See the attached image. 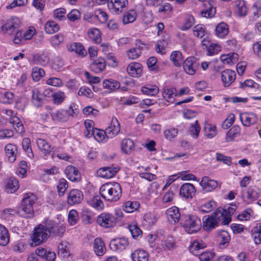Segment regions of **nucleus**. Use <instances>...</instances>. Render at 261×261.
I'll return each mask as SVG.
<instances>
[{"label":"nucleus","instance_id":"obj_1","mask_svg":"<svg viewBox=\"0 0 261 261\" xmlns=\"http://www.w3.org/2000/svg\"><path fill=\"white\" fill-rule=\"evenodd\" d=\"M65 231V227L51 220H45L44 224H39L34 229L31 237V247H35L45 242L49 236L61 237Z\"/></svg>","mask_w":261,"mask_h":261},{"label":"nucleus","instance_id":"obj_2","mask_svg":"<svg viewBox=\"0 0 261 261\" xmlns=\"http://www.w3.org/2000/svg\"><path fill=\"white\" fill-rule=\"evenodd\" d=\"M100 196L106 201L115 202L118 200L122 195L120 185L116 182H107L99 188Z\"/></svg>","mask_w":261,"mask_h":261},{"label":"nucleus","instance_id":"obj_3","mask_svg":"<svg viewBox=\"0 0 261 261\" xmlns=\"http://www.w3.org/2000/svg\"><path fill=\"white\" fill-rule=\"evenodd\" d=\"M180 223L185 231L189 234L196 233L201 227L200 219L195 215H183L181 216Z\"/></svg>","mask_w":261,"mask_h":261},{"label":"nucleus","instance_id":"obj_4","mask_svg":"<svg viewBox=\"0 0 261 261\" xmlns=\"http://www.w3.org/2000/svg\"><path fill=\"white\" fill-rule=\"evenodd\" d=\"M36 200L37 197L33 193L25 194L21 201V208L18 211L19 215L24 218L32 217L34 214L33 205Z\"/></svg>","mask_w":261,"mask_h":261},{"label":"nucleus","instance_id":"obj_5","mask_svg":"<svg viewBox=\"0 0 261 261\" xmlns=\"http://www.w3.org/2000/svg\"><path fill=\"white\" fill-rule=\"evenodd\" d=\"M20 20L17 17H12L9 19L0 21V31L4 33L11 34L19 28Z\"/></svg>","mask_w":261,"mask_h":261},{"label":"nucleus","instance_id":"obj_6","mask_svg":"<svg viewBox=\"0 0 261 261\" xmlns=\"http://www.w3.org/2000/svg\"><path fill=\"white\" fill-rule=\"evenodd\" d=\"M127 5V0H108L107 7L112 13L120 14Z\"/></svg>","mask_w":261,"mask_h":261},{"label":"nucleus","instance_id":"obj_7","mask_svg":"<svg viewBox=\"0 0 261 261\" xmlns=\"http://www.w3.org/2000/svg\"><path fill=\"white\" fill-rule=\"evenodd\" d=\"M215 220L219 224L227 225L231 221L230 217L226 214V210L221 207L218 208L212 215Z\"/></svg>","mask_w":261,"mask_h":261},{"label":"nucleus","instance_id":"obj_8","mask_svg":"<svg viewBox=\"0 0 261 261\" xmlns=\"http://www.w3.org/2000/svg\"><path fill=\"white\" fill-rule=\"evenodd\" d=\"M199 65V63L197 59L194 57H190L184 61L183 68L187 73L193 75L198 68Z\"/></svg>","mask_w":261,"mask_h":261},{"label":"nucleus","instance_id":"obj_9","mask_svg":"<svg viewBox=\"0 0 261 261\" xmlns=\"http://www.w3.org/2000/svg\"><path fill=\"white\" fill-rule=\"evenodd\" d=\"M97 222L101 226L109 228L115 225L116 218L112 214L103 213L98 216Z\"/></svg>","mask_w":261,"mask_h":261},{"label":"nucleus","instance_id":"obj_10","mask_svg":"<svg viewBox=\"0 0 261 261\" xmlns=\"http://www.w3.org/2000/svg\"><path fill=\"white\" fill-rule=\"evenodd\" d=\"M84 198L82 192L77 189H72L69 191L67 197L68 205H73L81 203Z\"/></svg>","mask_w":261,"mask_h":261},{"label":"nucleus","instance_id":"obj_11","mask_svg":"<svg viewBox=\"0 0 261 261\" xmlns=\"http://www.w3.org/2000/svg\"><path fill=\"white\" fill-rule=\"evenodd\" d=\"M128 241L127 238H121L112 240L110 241L109 246L112 250L121 251L128 246Z\"/></svg>","mask_w":261,"mask_h":261},{"label":"nucleus","instance_id":"obj_12","mask_svg":"<svg viewBox=\"0 0 261 261\" xmlns=\"http://www.w3.org/2000/svg\"><path fill=\"white\" fill-rule=\"evenodd\" d=\"M236 74L234 71L226 69L221 72V79L225 87H228L234 81Z\"/></svg>","mask_w":261,"mask_h":261},{"label":"nucleus","instance_id":"obj_13","mask_svg":"<svg viewBox=\"0 0 261 261\" xmlns=\"http://www.w3.org/2000/svg\"><path fill=\"white\" fill-rule=\"evenodd\" d=\"M196 189L194 186L190 183L183 184L179 190V195L186 199H192L195 195Z\"/></svg>","mask_w":261,"mask_h":261},{"label":"nucleus","instance_id":"obj_14","mask_svg":"<svg viewBox=\"0 0 261 261\" xmlns=\"http://www.w3.org/2000/svg\"><path fill=\"white\" fill-rule=\"evenodd\" d=\"M166 214L168 221L172 224H175L180 221L182 216L179 208L176 206H172L168 208L166 211Z\"/></svg>","mask_w":261,"mask_h":261},{"label":"nucleus","instance_id":"obj_15","mask_svg":"<svg viewBox=\"0 0 261 261\" xmlns=\"http://www.w3.org/2000/svg\"><path fill=\"white\" fill-rule=\"evenodd\" d=\"M120 125L116 117H113L109 126L106 129L108 137L113 138L116 136L120 132Z\"/></svg>","mask_w":261,"mask_h":261},{"label":"nucleus","instance_id":"obj_16","mask_svg":"<svg viewBox=\"0 0 261 261\" xmlns=\"http://www.w3.org/2000/svg\"><path fill=\"white\" fill-rule=\"evenodd\" d=\"M242 124L245 126H250L255 124L258 120L256 114L253 113H244L240 115Z\"/></svg>","mask_w":261,"mask_h":261},{"label":"nucleus","instance_id":"obj_17","mask_svg":"<svg viewBox=\"0 0 261 261\" xmlns=\"http://www.w3.org/2000/svg\"><path fill=\"white\" fill-rule=\"evenodd\" d=\"M119 170V169L117 167H106L99 169L97 170V173L99 177L111 178L113 177Z\"/></svg>","mask_w":261,"mask_h":261},{"label":"nucleus","instance_id":"obj_18","mask_svg":"<svg viewBox=\"0 0 261 261\" xmlns=\"http://www.w3.org/2000/svg\"><path fill=\"white\" fill-rule=\"evenodd\" d=\"M67 49L70 52H74L79 56L84 57L86 56L87 51L83 45L79 42H72L66 45Z\"/></svg>","mask_w":261,"mask_h":261},{"label":"nucleus","instance_id":"obj_19","mask_svg":"<svg viewBox=\"0 0 261 261\" xmlns=\"http://www.w3.org/2000/svg\"><path fill=\"white\" fill-rule=\"evenodd\" d=\"M202 189L206 192H211L215 190L217 186V181L211 179L208 176H204L200 182Z\"/></svg>","mask_w":261,"mask_h":261},{"label":"nucleus","instance_id":"obj_20","mask_svg":"<svg viewBox=\"0 0 261 261\" xmlns=\"http://www.w3.org/2000/svg\"><path fill=\"white\" fill-rule=\"evenodd\" d=\"M36 143L39 150L45 155L49 154L53 148L46 140L38 138L36 139Z\"/></svg>","mask_w":261,"mask_h":261},{"label":"nucleus","instance_id":"obj_21","mask_svg":"<svg viewBox=\"0 0 261 261\" xmlns=\"http://www.w3.org/2000/svg\"><path fill=\"white\" fill-rule=\"evenodd\" d=\"M128 74L133 77H140L142 74V66L138 62L130 63L127 67Z\"/></svg>","mask_w":261,"mask_h":261},{"label":"nucleus","instance_id":"obj_22","mask_svg":"<svg viewBox=\"0 0 261 261\" xmlns=\"http://www.w3.org/2000/svg\"><path fill=\"white\" fill-rule=\"evenodd\" d=\"M35 253L37 256H40L46 261H55L56 257V253L54 252L47 251L46 249L41 247L36 249Z\"/></svg>","mask_w":261,"mask_h":261},{"label":"nucleus","instance_id":"obj_23","mask_svg":"<svg viewBox=\"0 0 261 261\" xmlns=\"http://www.w3.org/2000/svg\"><path fill=\"white\" fill-rule=\"evenodd\" d=\"M206 247V244L201 240L196 239L191 243L189 251L194 255H198L199 251Z\"/></svg>","mask_w":261,"mask_h":261},{"label":"nucleus","instance_id":"obj_24","mask_svg":"<svg viewBox=\"0 0 261 261\" xmlns=\"http://www.w3.org/2000/svg\"><path fill=\"white\" fill-rule=\"evenodd\" d=\"M34 62L41 66H46L49 62V53L43 51L41 53H37L33 55Z\"/></svg>","mask_w":261,"mask_h":261},{"label":"nucleus","instance_id":"obj_25","mask_svg":"<svg viewBox=\"0 0 261 261\" xmlns=\"http://www.w3.org/2000/svg\"><path fill=\"white\" fill-rule=\"evenodd\" d=\"M65 173L68 179L72 181H79L81 178L79 170L73 166H68L66 168Z\"/></svg>","mask_w":261,"mask_h":261},{"label":"nucleus","instance_id":"obj_26","mask_svg":"<svg viewBox=\"0 0 261 261\" xmlns=\"http://www.w3.org/2000/svg\"><path fill=\"white\" fill-rule=\"evenodd\" d=\"M44 95L38 88L32 90V102L36 107L41 106L43 102Z\"/></svg>","mask_w":261,"mask_h":261},{"label":"nucleus","instance_id":"obj_27","mask_svg":"<svg viewBox=\"0 0 261 261\" xmlns=\"http://www.w3.org/2000/svg\"><path fill=\"white\" fill-rule=\"evenodd\" d=\"M235 11L237 15L240 17L247 15L248 9L244 0H236L234 2Z\"/></svg>","mask_w":261,"mask_h":261},{"label":"nucleus","instance_id":"obj_28","mask_svg":"<svg viewBox=\"0 0 261 261\" xmlns=\"http://www.w3.org/2000/svg\"><path fill=\"white\" fill-rule=\"evenodd\" d=\"M241 135V128L238 125L233 126L226 133L225 141L226 142L233 141L235 138L239 137Z\"/></svg>","mask_w":261,"mask_h":261},{"label":"nucleus","instance_id":"obj_29","mask_svg":"<svg viewBox=\"0 0 261 261\" xmlns=\"http://www.w3.org/2000/svg\"><path fill=\"white\" fill-rule=\"evenodd\" d=\"M50 116L54 120L64 122L68 119L70 113L68 112L67 110H60L52 112Z\"/></svg>","mask_w":261,"mask_h":261},{"label":"nucleus","instance_id":"obj_30","mask_svg":"<svg viewBox=\"0 0 261 261\" xmlns=\"http://www.w3.org/2000/svg\"><path fill=\"white\" fill-rule=\"evenodd\" d=\"M133 261H148V253L143 249H137L131 254Z\"/></svg>","mask_w":261,"mask_h":261},{"label":"nucleus","instance_id":"obj_31","mask_svg":"<svg viewBox=\"0 0 261 261\" xmlns=\"http://www.w3.org/2000/svg\"><path fill=\"white\" fill-rule=\"evenodd\" d=\"M93 249L98 256L103 255L106 251L105 243L101 238H97L94 242Z\"/></svg>","mask_w":261,"mask_h":261},{"label":"nucleus","instance_id":"obj_32","mask_svg":"<svg viewBox=\"0 0 261 261\" xmlns=\"http://www.w3.org/2000/svg\"><path fill=\"white\" fill-rule=\"evenodd\" d=\"M176 89L175 88H170L168 86L164 87L163 96L168 102H172L176 96Z\"/></svg>","mask_w":261,"mask_h":261},{"label":"nucleus","instance_id":"obj_33","mask_svg":"<svg viewBox=\"0 0 261 261\" xmlns=\"http://www.w3.org/2000/svg\"><path fill=\"white\" fill-rule=\"evenodd\" d=\"M215 218L211 216H205L203 218V228L206 231H210L218 226Z\"/></svg>","mask_w":261,"mask_h":261},{"label":"nucleus","instance_id":"obj_34","mask_svg":"<svg viewBox=\"0 0 261 261\" xmlns=\"http://www.w3.org/2000/svg\"><path fill=\"white\" fill-rule=\"evenodd\" d=\"M5 150L9 161L11 162H14L16 159V146L13 144H8L5 146Z\"/></svg>","mask_w":261,"mask_h":261},{"label":"nucleus","instance_id":"obj_35","mask_svg":"<svg viewBox=\"0 0 261 261\" xmlns=\"http://www.w3.org/2000/svg\"><path fill=\"white\" fill-rule=\"evenodd\" d=\"M217 237L219 245L222 247H224L227 246L230 240V237L229 233L225 230L219 231L218 232Z\"/></svg>","mask_w":261,"mask_h":261},{"label":"nucleus","instance_id":"obj_36","mask_svg":"<svg viewBox=\"0 0 261 261\" xmlns=\"http://www.w3.org/2000/svg\"><path fill=\"white\" fill-rule=\"evenodd\" d=\"M10 241V236L7 229L0 224V245L5 246Z\"/></svg>","mask_w":261,"mask_h":261},{"label":"nucleus","instance_id":"obj_37","mask_svg":"<svg viewBox=\"0 0 261 261\" xmlns=\"http://www.w3.org/2000/svg\"><path fill=\"white\" fill-rule=\"evenodd\" d=\"M156 221V218L155 215L151 213H146L143 218L142 223V225L148 228L153 225Z\"/></svg>","mask_w":261,"mask_h":261},{"label":"nucleus","instance_id":"obj_38","mask_svg":"<svg viewBox=\"0 0 261 261\" xmlns=\"http://www.w3.org/2000/svg\"><path fill=\"white\" fill-rule=\"evenodd\" d=\"M121 147L123 152L125 154H129L134 150V142L129 139H124L121 142Z\"/></svg>","mask_w":261,"mask_h":261},{"label":"nucleus","instance_id":"obj_39","mask_svg":"<svg viewBox=\"0 0 261 261\" xmlns=\"http://www.w3.org/2000/svg\"><path fill=\"white\" fill-rule=\"evenodd\" d=\"M88 203L90 205L98 210H101L104 208L103 202L98 195L94 196L89 199L88 200Z\"/></svg>","mask_w":261,"mask_h":261},{"label":"nucleus","instance_id":"obj_40","mask_svg":"<svg viewBox=\"0 0 261 261\" xmlns=\"http://www.w3.org/2000/svg\"><path fill=\"white\" fill-rule=\"evenodd\" d=\"M215 31L218 37L223 38L228 33V25L224 22H221L216 27Z\"/></svg>","mask_w":261,"mask_h":261},{"label":"nucleus","instance_id":"obj_41","mask_svg":"<svg viewBox=\"0 0 261 261\" xmlns=\"http://www.w3.org/2000/svg\"><path fill=\"white\" fill-rule=\"evenodd\" d=\"M238 55L236 53L222 55L220 57V60L223 63L231 64L236 63L238 60Z\"/></svg>","mask_w":261,"mask_h":261},{"label":"nucleus","instance_id":"obj_42","mask_svg":"<svg viewBox=\"0 0 261 261\" xmlns=\"http://www.w3.org/2000/svg\"><path fill=\"white\" fill-rule=\"evenodd\" d=\"M106 67L105 62L103 59H99L95 60L91 65L90 68L95 73L102 71Z\"/></svg>","mask_w":261,"mask_h":261},{"label":"nucleus","instance_id":"obj_43","mask_svg":"<svg viewBox=\"0 0 261 261\" xmlns=\"http://www.w3.org/2000/svg\"><path fill=\"white\" fill-rule=\"evenodd\" d=\"M103 87L105 89H107L110 91H113L120 88V84L116 80H105L103 82Z\"/></svg>","mask_w":261,"mask_h":261},{"label":"nucleus","instance_id":"obj_44","mask_svg":"<svg viewBox=\"0 0 261 261\" xmlns=\"http://www.w3.org/2000/svg\"><path fill=\"white\" fill-rule=\"evenodd\" d=\"M137 16L136 10L130 9L124 14L123 17V23L125 24L133 22L136 19Z\"/></svg>","mask_w":261,"mask_h":261},{"label":"nucleus","instance_id":"obj_45","mask_svg":"<svg viewBox=\"0 0 261 261\" xmlns=\"http://www.w3.org/2000/svg\"><path fill=\"white\" fill-rule=\"evenodd\" d=\"M141 91L144 94L154 96L158 93L159 89L156 85H147L142 87Z\"/></svg>","mask_w":261,"mask_h":261},{"label":"nucleus","instance_id":"obj_46","mask_svg":"<svg viewBox=\"0 0 261 261\" xmlns=\"http://www.w3.org/2000/svg\"><path fill=\"white\" fill-rule=\"evenodd\" d=\"M45 31L47 34H52L57 32L59 29V25L55 21L48 20L45 24Z\"/></svg>","mask_w":261,"mask_h":261},{"label":"nucleus","instance_id":"obj_47","mask_svg":"<svg viewBox=\"0 0 261 261\" xmlns=\"http://www.w3.org/2000/svg\"><path fill=\"white\" fill-rule=\"evenodd\" d=\"M11 123L13 124L14 128L18 134H22L24 132V128L22 122L17 117H13L10 120Z\"/></svg>","mask_w":261,"mask_h":261},{"label":"nucleus","instance_id":"obj_48","mask_svg":"<svg viewBox=\"0 0 261 261\" xmlns=\"http://www.w3.org/2000/svg\"><path fill=\"white\" fill-rule=\"evenodd\" d=\"M140 204L137 201H128L123 204V210L126 213H132L139 207Z\"/></svg>","mask_w":261,"mask_h":261},{"label":"nucleus","instance_id":"obj_49","mask_svg":"<svg viewBox=\"0 0 261 261\" xmlns=\"http://www.w3.org/2000/svg\"><path fill=\"white\" fill-rule=\"evenodd\" d=\"M204 132L207 138L212 139L217 134L216 126L215 125L206 123L204 127Z\"/></svg>","mask_w":261,"mask_h":261},{"label":"nucleus","instance_id":"obj_50","mask_svg":"<svg viewBox=\"0 0 261 261\" xmlns=\"http://www.w3.org/2000/svg\"><path fill=\"white\" fill-rule=\"evenodd\" d=\"M22 146L28 157L33 158L34 154L31 146V140L29 138H25L22 140Z\"/></svg>","mask_w":261,"mask_h":261},{"label":"nucleus","instance_id":"obj_51","mask_svg":"<svg viewBox=\"0 0 261 261\" xmlns=\"http://www.w3.org/2000/svg\"><path fill=\"white\" fill-rule=\"evenodd\" d=\"M6 188L8 192L11 193L16 192L19 188V183L18 180L14 177H11L9 179L6 185Z\"/></svg>","mask_w":261,"mask_h":261},{"label":"nucleus","instance_id":"obj_52","mask_svg":"<svg viewBox=\"0 0 261 261\" xmlns=\"http://www.w3.org/2000/svg\"><path fill=\"white\" fill-rule=\"evenodd\" d=\"M94 139L99 142H106L108 137V134L106 133V131H104L101 129H98L95 128V132H94L93 135Z\"/></svg>","mask_w":261,"mask_h":261},{"label":"nucleus","instance_id":"obj_53","mask_svg":"<svg viewBox=\"0 0 261 261\" xmlns=\"http://www.w3.org/2000/svg\"><path fill=\"white\" fill-rule=\"evenodd\" d=\"M216 207V203L214 200H210L201 205L198 210L203 213H207L211 212Z\"/></svg>","mask_w":261,"mask_h":261},{"label":"nucleus","instance_id":"obj_54","mask_svg":"<svg viewBox=\"0 0 261 261\" xmlns=\"http://www.w3.org/2000/svg\"><path fill=\"white\" fill-rule=\"evenodd\" d=\"M85 130L84 132V135L86 137L90 138L93 135L94 132L95 128L93 126V122L90 120H87L85 121Z\"/></svg>","mask_w":261,"mask_h":261},{"label":"nucleus","instance_id":"obj_55","mask_svg":"<svg viewBox=\"0 0 261 261\" xmlns=\"http://www.w3.org/2000/svg\"><path fill=\"white\" fill-rule=\"evenodd\" d=\"M14 94L12 92L7 91L5 93L0 92V102L6 103L11 104L13 101Z\"/></svg>","mask_w":261,"mask_h":261},{"label":"nucleus","instance_id":"obj_56","mask_svg":"<svg viewBox=\"0 0 261 261\" xmlns=\"http://www.w3.org/2000/svg\"><path fill=\"white\" fill-rule=\"evenodd\" d=\"M68 245L67 242L61 241L58 245V253L63 257L68 256L70 253Z\"/></svg>","mask_w":261,"mask_h":261},{"label":"nucleus","instance_id":"obj_57","mask_svg":"<svg viewBox=\"0 0 261 261\" xmlns=\"http://www.w3.org/2000/svg\"><path fill=\"white\" fill-rule=\"evenodd\" d=\"M68 187V183L65 179L61 178L59 179L57 186V190L59 196H62L64 195Z\"/></svg>","mask_w":261,"mask_h":261},{"label":"nucleus","instance_id":"obj_58","mask_svg":"<svg viewBox=\"0 0 261 261\" xmlns=\"http://www.w3.org/2000/svg\"><path fill=\"white\" fill-rule=\"evenodd\" d=\"M170 59L176 66H179L182 61V54L179 51H174L170 56Z\"/></svg>","mask_w":261,"mask_h":261},{"label":"nucleus","instance_id":"obj_59","mask_svg":"<svg viewBox=\"0 0 261 261\" xmlns=\"http://www.w3.org/2000/svg\"><path fill=\"white\" fill-rule=\"evenodd\" d=\"M88 36L95 43H99L101 41V33L97 29L94 28L90 30L88 32Z\"/></svg>","mask_w":261,"mask_h":261},{"label":"nucleus","instance_id":"obj_60","mask_svg":"<svg viewBox=\"0 0 261 261\" xmlns=\"http://www.w3.org/2000/svg\"><path fill=\"white\" fill-rule=\"evenodd\" d=\"M66 11L64 8L56 9L54 11V18L59 21H64L66 19Z\"/></svg>","mask_w":261,"mask_h":261},{"label":"nucleus","instance_id":"obj_61","mask_svg":"<svg viewBox=\"0 0 261 261\" xmlns=\"http://www.w3.org/2000/svg\"><path fill=\"white\" fill-rule=\"evenodd\" d=\"M161 245L165 249L170 250L174 248L175 244L173 238L168 237L164 239L161 242Z\"/></svg>","mask_w":261,"mask_h":261},{"label":"nucleus","instance_id":"obj_62","mask_svg":"<svg viewBox=\"0 0 261 261\" xmlns=\"http://www.w3.org/2000/svg\"><path fill=\"white\" fill-rule=\"evenodd\" d=\"M193 34L195 37L202 38L204 36L205 33V28L204 25L199 24L193 28Z\"/></svg>","mask_w":261,"mask_h":261},{"label":"nucleus","instance_id":"obj_63","mask_svg":"<svg viewBox=\"0 0 261 261\" xmlns=\"http://www.w3.org/2000/svg\"><path fill=\"white\" fill-rule=\"evenodd\" d=\"M251 11L254 18H258L261 16V0H258L254 3Z\"/></svg>","mask_w":261,"mask_h":261},{"label":"nucleus","instance_id":"obj_64","mask_svg":"<svg viewBox=\"0 0 261 261\" xmlns=\"http://www.w3.org/2000/svg\"><path fill=\"white\" fill-rule=\"evenodd\" d=\"M198 122V120L195 121L194 123L192 124L189 129V134L195 139L198 137L200 130V127Z\"/></svg>","mask_w":261,"mask_h":261}]
</instances>
